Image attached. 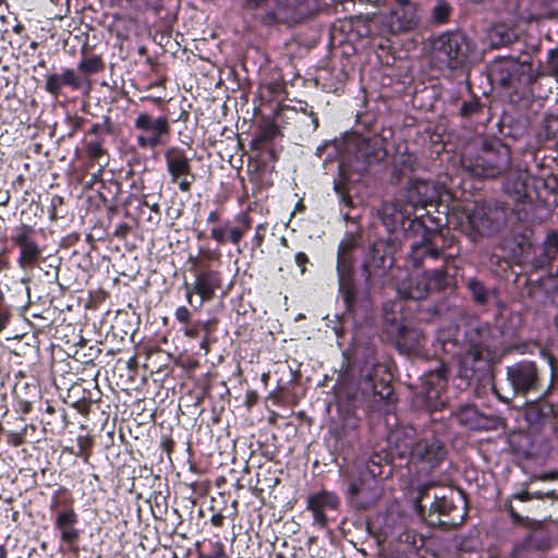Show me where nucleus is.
I'll use <instances>...</instances> for the list:
<instances>
[{
	"label": "nucleus",
	"instance_id": "nucleus-1",
	"mask_svg": "<svg viewBox=\"0 0 558 558\" xmlns=\"http://www.w3.org/2000/svg\"><path fill=\"white\" fill-rule=\"evenodd\" d=\"M510 149L501 142H483L474 151L461 156L463 170L482 179L500 177L510 168Z\"/></svg>",
	"mask_w": 558,
	"mask_h": 558
},
{
	"label": "nucleus",
	"instance_id": "nucleus-2",
	"mask_svg": "<svg viewBox=\"0 0 558 558\" xmlns=\"http://www.w3.org/2000/svg\"><path fill=\"white\" fill-rule=\"evenodd\" d=\"M360 235L347 234L339 243L337 252V278L339 292L348 308H351L357 299L355 286V254L361 248Z\"/></svg>",
	"mask_w": 558,
	"mask_h": 558
},
{
	"label": "nucleus",
	"instance_id": "nucleus-3",
	"mask_svg": "<svg viewBox=\"0 0 558 558\" xmlns=\"http://www.w3.org/2000/svg\"><path fill=\"white\" fill-rule=\"evenodd\" d=\"M474 44L461 32H448L433 43V58L440 69L457 70L466 65L474 52Z\"/></svg>",
	"mask_w": 558,
	"mask_h": 558
},
{
	"label": "nucleus",
	"instance_id": "nucleus-4",
	"mask_svg": "<svg viewBox=\"0 0 558 558\" xmlns=\"http://www.w3.org/2000/svg\"><path fill=\"white\" fill-rule=\"evenodd\" d=\"M510 213L509 206L500 201L475 203L468 214V221L478 235L493 236L506 227Z\"/></svg>",
	"mask_w": 558,
	"mask_h": 558
},
{
	"label": "nucleus",
	"instance_id": "nucleus-5",
	"mask_svg": "<svg viewBox=\"0 0 558 558\" xmlns=\"http://www.w3.org/2000/svg\"><path fill=\"white\" fill-rule=\"evenodd\" d=\"M134 129L137 131L136 144L142 149H155L165 145L171 134L170 121L167 117H154L145 111L136 116Z\"/></svg>",
	"mask_w": 558,
	"mask_h": 558
},
{
	"label": "nucleus",
	"instance_id": "nucleus-6",
	"mask_svg": "<svg viewBox=\"0 0 558 558\" xmlns=\"http://www.w3.org/2000/svg\"><path fill=\"white\" fill-rule=\"evenodd\" d=\"M348 498L359 507L366 509L376 504L379 498L375 471L368 466H359L347 477Z\"/></svg>",
	"mask_w": 558,
	"mask_h": 558
},
{
	"label": "nucleus",
	"instance_id": "nucleus-7",
	"mask_svg": "<svg viewBox=\"0 0 558 558\" xmlns=\"http://www.w3.org/2000/svg\"><path fill=\"white\" fill-rule=\"evenodd\" d=\"M396 7L385 17L390 34H407L417 29L423 17L421 4L414 0H395Z\"/></svg>",
	"mask_w": 558,
	"mask_h": 558
},
{
	"label": "nucleus",
	"instance_id": "nucleus-8",
	"mask_svg": "<svg viewBox=\"0 0 558 558\" xmlns=\"http://www.w3.org/2000/svg\"><path fill=\"white\" fill-rule=\"evenodd\" d=\"M438 232L424 228L422 239L411 244L409 262L415 268H426L436 263L448 265L451 260L449 255L437 245Z\"/></svg>",
	"mask_w": 558,
	"mask_h": 558
},
{
	"label": "nucleus",
	"instance_id": "nucleus-9",
	"mask_svg": "<svg viewBox=\"0 0 558 558\" xmlns=\"http://www.w3.org/2000/svg\"><path fill=\"white\" fill-rule=\"evenodd\" d=\"M354 160L352 167L356 171H365L368 166L381 162L387 155L385 140L378 134L356 136L351 142Z\"/></svg>",
	"mask_w": 558,
	"mask_h": 558
},
{
	"label": "nucleus",
	"instance_id": "nucleus-10",
	"mask_svg": "<svg viewBox=\"0 0 558 558\" xmlns=\"http://www.w3.org/2000/svg\"><path fill=\"white\" fill-rule=\"evenodd\" d=\"M507 379L518 395L538 391L542 385L538 367L534 362L526 360L508 366Z\"/></svg>",
	"mask_w": 558,
	"mask_h": 558
},
{
	"label": "nucleus",
	"instance_id": "nucleus-11",
	"mask_svg": "<svg viewBox=\"0 0 558 558\" xmlns=\"http://www.w3.org/2000/svg\"><path fill=\"white\" fill-rule=\"evenodd\" d=\"M165 159L171 182L178 184L180 191L189 192L196 177L192 172L191 161L185 151L171 146L165 151Z\"/></svg>",
	"mask_w": 558,
	"mask_h": 558
},
{
	"label": "nucleus",
	"instance_id": "nucleus-12",
	"mask_svg": "<svg viewBox=\"0 0 558 558\" xmlns=\"http://www.w3.org/2000/svg\"><path fill=\"white\" fill-rule=\"evenodd\" d=\"M391 266L392 258L388 255L385 243L372 244L361 265L366 288L371 289L374 281L384 277Z\"/></svg>",
	"mask_w": 558,
	"mask_h": 558
},
{
	"label": "nucleus",
	"instance_id": "nucleus-13",
	"mask_svg": "<svg viewBox=\"0 0 558 558\" xmlns=\"http://www.w3.org/2000/svg\"><path fill=\"white\" fill-rule=\"evenodd\" d=\"M446 454L444 444L433 435L420 439L411 449L412 462L427 471L437 468L444 461Z\"/></svg>",
	"mask_w": 558,
	"mask_h": 558
},
{
	"label": "nucleus",
	"instance_id": "nucleus-14",
	"mask_svg": "<svg viewBox=\"0 0 558 558\" xmlns=\"http://www.w3.org/2000/svg\"><path fill=\"white\" fill-rule=\"evenodd\" d=\"M34 235L35 229L32 226L21 225L11 236V241L20 248L17 264L22 269L33 268L41 256V248L34 240Z\"/></svg>",
	"mask_w": 558,
	"mask_h": 558
},
{
	"label": "nucleus",
	"instance_id": "nucleus-15",
	"mask_svg": "<svg viewBox=\"0 0 558 558\" xmlns=\"http://www.w3.org/2000/svg\"><path fill=\"white\" fill-rule=\"evenodd\" d=\"M438 197V190L433 182L424 180L414 181L404 195V202L410 210H413V222L422 225L421 219L424 215H417L416 211L434 205Z\"/></svg>",
	"mask_w": 558,
	"mask_h": 558
},
{
	"label": "nucleus",
	"instance_id": "nucleus-16",
	"mask_svg": "<svg viewBox=\"0 0 558 558\" xmlns=\"http://www.w3.org/2000/svg\"><path fill=\"white\" fill-rule=\"evenodd\" d=\"M430 505V523L438 524L445 529H454L464 521L465 511L458 508L451 499L446 496H435Z\"/></svg>",
	"mask_w": 558,
	"mask_h": 558
},
{
	"label": "nucleus",
	"instance_id": "nucleus-17",
	"mask_svg": "<svg viewBox=\"0 0 558 558\" xmlns=\"http://www.w3.org/2000/svg\"><path fill=\"white\" fill-rule=\"evenodd\" d=\"M469 348L464 351L460 359L461 374L464 377H471L474 373L485 364L482 332L478 329H471L468 333Z\"/></svg>",
	"mask_w": 558,
	"mask_h": 558
},
{
	"label": "nucleus",
	"instance_id": "nucleus-18",
	"mask_svg": "<svg viewBox=\"0 0 558 558\" xmlns=\"http://www.w3.org/2000/svg\"><path fill=\"white\" fill-rule=\"evenodd\" d=\"M236 226L231 227L229 221L216 225L211 228L210 238L219 244L228 241L238 245L244 234L251 229L252 220L246 213H241L234 218Z\"/></svg>",
	"mask_w": 558,
	"mask_h": 558
},
{
	"label": "nucleus",
	"instance_id": "nucleus-19",
	"mask_svg": "<svg viewBox=\"0 0 558 558\" xmlns=\"http://www.w3.org/2000/svg\"><path fill=\"white\" fill-rule=\"evenodd\" d=\"M524 417L530 427L541 428L546 424L556 427L558 423V410L546 400L530 402L524 408Z\"/></svg>",
	"mask_w": 558,
	"mask_h": 558
},
{
	"label": "nucleus",
	"instance_id": "nucleus-20",
	"mask_svg": "<svg viewBox=\"0 0 558 558\" xmlns=\"http://www.w3.org/2000/svg\"><path fill=\"white\" fill-rule=\"evenodd\" d=\"M378 215L390 232L403 226L407 219H414L413 210H410L404 201L385 202L378 209Z\"/></svg>",
	"mask_w": 558,
	"mask_h": 558
},
{
	"label": "nucleus",
	"instance_id": "nucleus-21",
	"mask_svg": "<svg viewBox=\"0 0 558 558\" xmlns=\"http://www.w3.org/2000/svg\"><path fill=\"white\" fill-rule=\"evenodd\" d=\"M446 369L439 366L435 371L426 372L421 377L420 395L428 402V405L435 407L446 381Z\"/></svg>",
	"mask_w": 558,
	"mask_h": 558
},
{
	"label": "nucleus",
	"instance_id": "nucleus-22",
	"mask_svg": "<svg viewBox=\"0 0 558 558\" xmlns=\"http://www.w3.org/2000/svg\"><path fill=\"white\" fill-rule=\"evenodd\" d=\"M339 506V498L329 492L322 490L307 498V509L312 511L314 522L320 527L327 526V509L335 510Z\"/></svg>",
	"mask_w": 558,
	"mask_h": 558
},
{
	"label": "nucleus",
	"instance_id": "nucleus-23",
	"mask_svg": "<svg viewBox=\"0 0 558 558\" xmlns=\"http://www.w3.org/2000/svg\"><path fill=\"white\" fill-rule=\"evenodd\" d=\"M63 87L77 90L82 87V80L73 69L65 68L62 72L46 76L45 89L54 98L59 97Z\"/></svg>",
	"mask_w": 558,
	"mask_h": 558
},
{
	"label": "nucleus",
	"instance_id": "nucleus-24",
	"mask_svg": "<svg viewBox=\"0 0 558 558\" xmlns=\"http://www.w3.org/2000/svg\"><path fill=\"white\" fill-rule=\"evenodd\" d=\"M295 7L291 0H271L265 13L258 14V19L265 24H290L294 21Z\"/></svg>",
	"mask_w": 558,
	"mask_h": 558
},
{
	"label": "nucleus",
	"instance_id": "nucleus-25",
	"mask_svg": "<svg viewBox=\"0 0 558 558\" xmlns=\"http://www.w3.org/2000/svg\"><path fill=\"white\" fill-rule=\"evenodd\" d=\"M193 284L195 292L201 295V302L197 307L199 308L204 302L210 301L215 295V291L220 288V274L215 270L204 269L196 276Z\"/></svg>",
	"mask_w": 558,
	"mask_h": 558
},
{
	"label": "nucleus",
	"instance_id": "nucleus-26",
	"mask_svg": "<svg viewBox=\"0 0 558 558\" xmlns=\"http://www.w3.org/2000/svg\"><path fill=\"white\" fill-rule=\"evenodd\" d=\"M77 514L73 508H68L58 513L54 525L60 531L61 541L68 545L77 542L80 532L75 529Z\"/></svg>",
	"mask_w": 558,
	"mask_h": 558
},
{
	"label": "nucleus",
	"instance_id": "nucleus-27",
	"mask_svg": "<svg viewBox=\"0 0 558 558\" xmlns=\"http://www.w3.org/2000/svg\"><path fill=\"white\" fill-rule=\"evenodd\" d=\"M519 75V80L525 84H532L537 78V72L533 70L530 63H513L499 68V83L502 86H509L514 75Z\"/></svg>",
	"mask_w": 558,
	"mask_h": 558
},
{
	"label": "nucleus",
	"instance_id": "nucleus-28",
	"mask_svg": "<svg viewBox=\"0 0 558 558\" xmlns=\"http://www.w3.org/2000/svg\"><path fill=\"white\" fill-rule=\"evenodd\" d=\"M527 171L517 168L511 171L504 183V191L515 202L524 203L529 197L526 189Z\"/></svg>",
	"mask_w": 558,
	"mask_h": 558
},
{
	"label": "nucleus",
	"instance_id": "nucleus-29",
	"mask_svg": "<svg viewBox=\"0 0 558 558\" xmlns=\"http://www.w3.org/2000/svg\"><path fill=\"white\" fill-rule=\"evenodd\" d=\"M398 292L404 299L423 300L430 291L426 284V280L421 274L403 280L398 287Z\"/></svg>",
	"mask_w": 558,
	"mask_h": 558
},
{
	"label": "nucleus",
	"instance_id": "nucleus-30",
	"mask_svg": "<svg viewBox=\"0 0 558 558\" xmlns=\"http://www.w3.org/2000/svg\"><path fill=\"white\" fill-rule=\"evenodd\" d=\"M520 500V501H529L532 499H544V493L542 492H533L530 493L527 490H522L520 493H515L512 495L511 499L506 505L507 511L509 512L511 519L515 524L525 525L529 527H538L541 526L539 522L533 521L527 517H522L518 513L515 508L512 505V500Z\"/></svg>",
	"mask_w": 558,
	"mask_h": 558
},
{
	"label": "nucleus",
	"instance_id": "nucleus-31",
	"mask_svg": "<svg viewBox=\"0 0 558 558\" xmlns=\"http://www.w3.org/2000/svg\"><path fill=\"white\" fill-rule=\"evenodd\" d=\"M383 368L384 365L376 363L374 360H367L360 371L361 379L369 385L373 393L379 395L380 399L388 398L391 393L390 387L388 385H383V390H377L376 378L378 372Z\"/></svg>",
	"mask_w": 558,
	"mask_h": 558
},
{
	"label": "nucleus",
	"instance_id": "nucleus-32",
	"mask_svg": "<svg viewBox=\"0 0 558 558\" xmlns=\"http://www.w3.org/2000/svg\"><path fill=\"white\" fill-rule=\"evenodd\" d=\"M558 256V232H550L542 244V253L536 258V266L548 268L553 272L554 260Z\"/></svg>",
	"mask_w": 558,
	"mask_h": 558
},
{
	"label": "nucleus",
	"instance_id": "nucleus-33",
	"mask_svg": "<svg viewBox=\"0 0 558 558\" xmlns=\"http://www.w3.org/2000/svg\"><path fill=\"white\" fill-rule=\"evenodd\" d=\"M487 38L494 48L509 46L515 41L517 35L514 32L505 24L493 25L488 33Z\"/></svg>",
	"mask_w": 558,
	"mask_h": 558
},
{
	"label": "nucleus",
	"instance_id": "nucleus-34",
	"mask_svg": "<svg viewBox=\"0 0 558 558\" xmlns=\"http://www.w3.org/2000/svg\"><path fill=\"white\" fill-rule=\"evenodd\" d=\"M447 266L440 263L438 267L425 270L422 276L426 280L429 291L440 290L447 284Z\"/></svg>",
	"mask_w": 558,
	"mask_h": 558
},
{
	"label": "nucleus",
	"instance_id": "nucleus-35",
	"mask_svg": "<svg viewBox=\"0 0 558 558\" xmlns=\"http://www.w3.org/2000/svg\"><path fill=\"white\" fill-rule=\"evenodd\" d=\"M483 104L477 97H472L462 101L459 114L464 119H476L483 113Z\"/></svg>",
	"mask_w": 558,
	"mask_h": 558
},
{
	"label": "nucleus",
	"instance_id": "nucleus-36",
	"mask_svg": "<svg viewBox=\"0 0 558 558\" xmlns=\"http://www.w3.org/2000/svg\"><path fill=\"white\" fill-rule=\"evenodd\" d=\"M105 68L104 61L100 56L83 57L77 64L80 72L86 75L96 74Z\"/></svg>",
	"mask_w": 558,
	"mask_h": 558
},
{
	"label": "nucleus",
	"instance_id": "nucleus-37",
	"mask_svg": "<svg viewBox=\"0 0 558 558\" xmlns=\"http://www.w3.org/2000/svg\"><path fill=\"white\" fill-rule=\"evenodd\" d=\"M452 7L445 0H438L435 7L432 9V22L434 24H445L449 21L452 14Z\"/></svg>",
	"mask_w": 558,
	"mask_h": 558
},
{
	"label": "nucleus",
	"instance_id": "nucleus-38",
	"mask_svg": "<svg viewBox=\"0 0 558 558\" xmlns=\"http://www.w3.org/2000/svg\"><path fill=\"white\" fill-rule=\"evenodd\" d=\"M220 257V254L214 250L207 247H201L197 256H189L190 269L194 272L198 271L202 266V260H216Z\"/></svg>",
	"mask_w": 558,
	"mask_h": 558
},
{
	"label": "nucleus",
	"instance_id": "nucleus-39",
	"mask_svg": "<svg viewBox=\"0 0 558 558\" xmlns=\"http://www.w3.org/2000/svg\"><path fill=\"white\" fill-rule=\"evenodd\" d=\"M468 289L472 293L473 300L480 305H485L489 299V291L477 279H470L468 281Z\"/></svg>",
	"mask_w": 558,
	"mask_h": 558
},
{
	"label": "nucleus",
	"instance_id": "nucleus-40",
	"mask_svg": "<svg viewBox=\"0 0 558 558\" xmlns=\"http://www.w3.org/2000/svg\"><path fill=\"white\" fill-rule=\"evenodd\" d=\"M477 417L478 413L476 409L471 405L461 408L456 414L457 421L461 425L468 426L470 428H475L477 426Z\"/></svg>",
	"mask_w": 558,
	"mask_h": 558
},
{
	"label": "nucleus",
	"instance_id": "nucleus-41",
	"mask_svg": "<svg viewBox=\"0 0 558 558\" xmlns=\"http://www.w3.org/2000/svg\"><path fill=\"white\" fill-rule=\"evenodd\" d=\"M339 405L354 409L361 405V400L356 391H351L350 388L340 387L337 392Z\"/></svg>",
	"mask_w": 558,
	"mask_h": 558
},
{
	"label": "nucleus",
	"instance_id": "nucleus-42",
	"mask_svg": "<svg viewBox=\"0 0 558 558\" xmlns=\"http://www.w3.org/2000/svg\"><path fill=\"white\" fill-rule=\"evenodd\" d=\"M85 150L88 158L97 163H100V160L108 155L102 146V142L99 140L88 141L85 145Z\"/></svg>",
	"mask_w": 558,
	"mask_h": 558
},
{
	"label": "nucleus",
	"instance_id": "nucleus-43",
	"mask_svg": "<svg viewBox=\"0 0 558 558\" xmlns=\"http://www.w3.org/2000/svg\"><path fill=\"white\" fill-rule=\"evenodd\" d=\"M333 191L337 193V195L340 197V202L348 208L353 207V201L348 195V189L347 184L341 180H336L333 182Z\"/></svg>",
	"mask_w": 558,
	"mask_h": 558
},
{
	"label": "nucleus",
	"instance_id": "nucleus-44",
	"mask_svg": "<svg viewBox=\"0 0 558 558\" xmlns=\"http://www.w3.org/2000/svg\"><path fill=\"white\" fill-rule=\"evenodd\" d=\"M271 7V0H244L243 8L246 11L257 12V15L265 13L266 9Z\"/></svg>",
	"mask_w": 558,
	"mask_h": 558
},
{
	"label": "nucleus",
	"instance_id": "nucleus-45",
	"mask_svg": "<svg viewBox=\"0 0 558 558\" xmlns=\"http://www.w3.org/2000/svg\"><path fill=\"white\" fill-rule=\"evenodd\" d=\"M547 70L550 75L558 78V49L548 51Z\"/></svg>",
	"mask_w": 558,
	"mask_h": 558
},
{
	"label": "nucleus",
	"instance_id": "nucleus-46",
	"mask_svg": "<svg viewBox=\"0 0 558 558\" xmlns=\"http://www.w3.org/2000/svg\"><path fill=\"white\" fill-rule=\"evenodd\" d=\"M77 446H78V449L80 451L77 452V456H81V457H84L85 459L88 458V451L93 445V441L89 437L87 436H80L77 438Z\"/></svg>",
	"mask_w": 558,
	"mask_h": 558
},
{
	"label": "nucleus",
	"instance_id": "nucleus-47",
	"mask_svg": "<svg viewBox=\"0 0 558 558\" xmlns=\"http://www.w3.org/2000/svg\"><path fill=\"white\" fill-rule=\"evenodd\" d=\"M526 545L529 547H535L537 549H545L548 546V539L546 536L537 537L536 534H531L526 538Z\"/></svg>",
	"mask_w": 558,
	"mask_h": 558
},
{
	"label": "nucleus",
	"instance_id": "nucleus-48",
	"mask_svg": "<svg viewBox=\"0 0 558 558\" xmlns=\"http://www.w3.org/2000/svg\"><path fill=\"white\" fill-rule=\"evenodd\" d=\"M25 434H26V426H24V428L20 433L8 432L7 440L11 446L19 447L24 442Z\"/></svg>",
	"mask_w": 558,
	"mask_h": 558
},
{
	"label": "nucleus",
	"instance_id": "nucleus-49",
	"mask_svg": "<svg viewBox=\"0 0 558 558\" xmlns=\"http://www.w3.org/2000/svg\"><path fill=\"white\" fill-rule=\"evenodd\" d=\"M211 547V553L199 554V558H222L225 556V546L221 542L214 543Z\"/></svg>",
	"mask_w": 558,
	"mask_h": 558
},
{
	"label": "nucleus",
	"instance_id": "nucleus-50",
	"mask_svg": "<svg viewBox=\"0 0 558 558\" xmlns=\"http://www.w3.org/2000/svg\"><path fill=\"white\" fill-rule=\"evenodd\" d=\"M174 316L180 323L187 324L191 318V313L185 306H180L177 308Z\"/></svg>",
	"mask_w": 558,
	"mask_h": 558
},
{
	"label": "nucleus",
	"instance_id": "nucleus-51",
	"mask_svg": "<svg viewBox=\"0 0 558 558\" xmlns=\"http://www.w3.org/2000/svg\"><path fill=\"white\" fill-rule=\"evenodd\" d=\"M296 265L301 268L302 274L305 271V265L308 262V258L305 253L299 252L295 257Z\"/></svg>",
	"mask_w": 558,
	"mask_h": 558
},
{
	"label": "nucleus",
	"instance_id": "nucleus-52",
	"mask_svg": "<svg viewBox=\"0 0 558 558\" xmlns=\"http://www.w3.org/2000/svg\"><path fill=\"white\" fill-rule=\"evenodd\" d=\"M130 231V227L128 225H119L114 230V235L123 238Z\"/></svg>",
	"mask_w": 558,
	"mask_h": 558
},
{
	"label": "nucleus",
	"instance_id": "nucleus-53",
	"mask_svg": "<svg viewBox=\"0 0 558 558\" xmlns=\"http://www.w3.org/2000/svg\"><path fill=\"white\" fill-rule=\"evenodd\" d=\"M184 288H185L186 301L189 302V304H192L193 294L196 293L195 289H194V284L185 283Z\"/></svg>",
	"mask_w": 558,
	"mask_h": 558
},
{
	"label": "nucleus",
	"instance_id": "nucleus-54",
	"mask_svg": "<svg viewBox=\"0 0 558 558\" xmlns=\"http://www.w3.org/2000/svg\"><path fill=\"white\" fill-rule=\"evenodd\" d=\"M265 229L264 225H258L256 227V234L254 236V241L256 242L257 245H260L263 240H264V235L260 231H263Z\"/></svg>",
	"mask_w": 558,
	"mask_h": 558
},
{
	"label": "nucleus",
	"instance_id": "nucleus-55",
	"mask_svg": "<svg viewBox=\"0 0 558 558\" xmlns=\"http://www.w3.org/2000/svg\"><path fill=\"white\" fill-rule=\"evenodd\" d=\"M225 517L221 513H216L211 517L210 522L215 526H222Z\"/></svg>",
	"mask_w": 558,
	"mask_h": 558
},
{
	"label": "nucleus",
	"instance_id": "nucleus-56",
	"mask_svg": "<svg viewBox=\"0 0 558 558\" xmlns=\"http://www.w3.org/2000/svg\"><path fill=\"white\" fill-rule=\"evenodd\" d=\"M220 220V214L218 210L210 211L207 216L208 223H217Z\"/></svg>",
	"mask_w": 558,
	"mask_h": 558
},
{
	"label": "nucleus",
	"instance_id": "nucleus-57",
	"mask_svg": "<svg viewBox=\"0 0 558 558\" xmlns=\"http://www.w3.org/2000/svg\"><path fill=\"white\" fill-rule=\"evenodd\" d=\"M106 165H107V162H105L104 165H100V168H99L98 172H97V173L92 174L90 181H89V183H88L90 186L99 180L100 174H101V172H102V168H104Z\"/></svg>",
	"mask_w": 558,
	"mask_h": 558
},
{
	"label": "nucleus",
	"instance_id": "nucleus-58",
	"mask_svg": "<svg viewBox=\"0 0 558 558\" xmlns=\"http://www.w3.org/2000/svg\"><path fill=\"white\" fill-rule=\"evenodd\" d=\"M198 333V329L196 327L186 328L184 330V335L189 338H196Z\"/></svg>",
	"mask_w": 558,
	"mask_h": 558
},
{
	"label": "nucleus",
	"instance_id": "nucleus-59",
	"mask_svg": "<svg viewBox=\"0 0 558 558\" xmlns=\"http://www.w3.org/2000/svg\"><path fill=\"white\" fill-rule=\"evenodd\" d=\"M10 199L8 192L0 191V206H5Z\"/></svg>",
	"mask_w": 558,
	"mask_h": 558
},
{
	"label": "nucleus",
	"instance_id": "nucleus-60",
	"mask_svg": "<svg viewBox=\"0 0 558 558\" xmlns=\"http://www.w3.org/2000/svg\"><path fill=\"white\" fill-rule=\"evenodd\" d=\"M544 498L558 499V490H549L544 493Z\"/></svg>",
	"mask_w": 558,
	"mask_h": 558
},
{
	"label": "nucleus",
	"instance_id": "nucleus-61",
	"mask_svg": "<svg viewBox=\"0 0 558 558\" xmlns=\"http://www.w3.org/2000/svg\"><path fill=\"white\" fill-rule=\"evenodd\" d=\"M310 116L312 118L313 129L316 130L319 125L318 118L313 111H311Z\"/></svg>",
	"mask_w": 558,
	"mask_h": 558
},
{
	"label": "nucleus",
	"instance_id": "nucleus-62",
	"mask_svg": "<svg viewBox=\"0 0 558 558\" xmlns=\"http://www.w3.org/2000/svg\"><path fill=\"white\" fill-rule=\"evenodd\" d=\"M143 205L149 207L155 213H159V205L158 204H151L150 205L147 201H144Z\"/></svg>",
	"mask_w": 558,
	"mask_h": 558
},
{
	"label": "nucleus",
	"instance_id": "nucleus-63",
	"mask_svg": "<svg viewBox=\"0 0 558 558\" xmlns=\"http://www.w3.org/2000/svg\"><path fill=\"white\" fill-rule=\"evenodd\" d=\"M8 322V316L5 314H0V331L4 329Z\"/></svg>",
	"mask_w": 558,
	"mask_h": 558
},
{
	"label": "nucleus",
	"instance_id": "nucleus-64",
	"mask_svg": "<svg viewBox=\"0 0 558 558\" xmlns=\"http://www.w3.org/2000/svg\"><path fill=\"white\" fill-rule=\"evenodd\" d=\"M100 126L98 124H94L89 131V133L97 134Z\"/></svg>",
	"mask_w": 558,
	"mask_h": 558
}]
</instances>
